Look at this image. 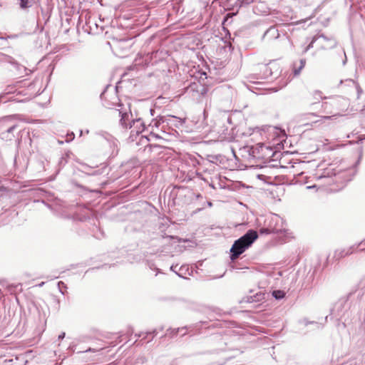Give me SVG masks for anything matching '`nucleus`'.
<instances>
[{"mask_svg": "<svg viewBox=\"0 0 365 365\" xmlns=\"http://www.w3.org/2000/svg\"><path fill=\"white\" fill-rule=\"evenodd\" d=\"M258 235L256 231L249 230L245 235L237 240L232 245L230 252L231 259L235 260L257 239Z\"/></svg>", "mask_w": 365, "mask_h": 365, "instance_id": "1", "label": "nucleus"}, {"mask_svg": "<svg viewBox=\"0 0 365 365\" xmlns=\"http://www.w3.org/2000/svg\"><path fill=\"white\" fill-rule=\"evenodd\" d=\"M287 230L286 225L282 218L277 215H273L269 220L268 227L261 230V233H282Z\"/></svg>", "mask_w": 365, "mask_h": 365, "instance_id": "2", "label": "nucleus"}, {"mask_svg": "<svg viewBox=\"0 0 365 365\" xmlns=\"http://www.w3.org/2000/svg\"><path fill=\"white\" fill-rule=\"evenodd\" d=\"M119 115L120 117V123L124 128H133L132 125V113L130 112H123L119 111Z\"/></svg>", "mask_w": 365, "mask_h": 365, "instance_id": "3", "label": "nucleus"}, {"mask_svg": "<svg viewBox=\"0 0 365 365\" xmlns=\"http://www.w3.org/2000/svg\"><path fill=\"white\" fill-rule=\"evenodd\" d=\"M330 116H319L313 113L304 115V119L312 120V123H323L325 119H329Z\"/></svg>", "mask_w": 365, "mask_h": 365, "instance_id": "4", "label": "nucleus"}, {"mask_svg": "<svg viewBox=\"0 0 365 365\" xmlns=\"http://www.w3.org/2000/svg\"><path fill=\"white\" fill-rule=\"evenodd\" d=\"M15 119L14 116H8L4 118L3 122L6 125H9V127L7 129L8 133L12 132L17 126L16 123H11Z\"/></svg>", "mask_w": 365, "mask_h": 365, "instance_id": "5", "label": "nucleus"}, {"mask_svg": "<svg viewBox=\"0 0 365 365\" xmlns=\"http://www.w3.org/2000/svg\"><path fill=\"white\" fill-rule=\"evenodd\" d=\"M132 123L133 128H136L135 132L137 133H142L144 130L145 125L140 119L133 120Z\"/></svg>", "mask_w": 365, "mask_h": 365, "instance_id": "6", "label": "nucleus"}, {"mask_svg": "<svg viewBox=\"0 0 365 365\" xmlns=\"http://www.w3.org/2000/svg\"><path fill=\"white\" fill-rule=\"evenodd\" d=\"M345 83H346V84L349 86H352L354 88H355L357 91V93H358V97H359L360 94L362 92V90L361 88L359 87V84L356 83L355 81H354L353 80H346Z\"/></svg>", "mask_w": 365, "mask_h": 365, "instance_id": "7", "label": "nucleus"}, {"mask_svg": "<svg viewBox=\"0 0 365 365\" xmlns=\"http://www.w3.org/2000/svg\"><path fill=\"white\" fill-rule=\"evenodd\" d=\"M361 245H365V239L363 240L361 242H360L359 244L355 245L353 247L349 248L348 250L344 254H341V257H344V256H346L347 255L351 254L353 252V249H357Z\"/></svg>", "mask_w": 365, "mask_h": 365, "instance_id": "8", "label": "nucleus"}, {"mask_svg": "<svg viewBox=\"0 0 365 365\" xmlns=\"http://www.w3.org/2000/svg\"><path fill=\"white\" fill-rule=\"evenodd\" d=\"M19 1L20 7L24 9L31 7L34 4V0H19Z\"/></svg>", "mask_w": 365, "mask_h": 365, "instance_id": "9", "label": "nucleus"}, {"mask_svg": "<svg viewBox=\"0 0 365 365\" xmlns=\"http://www.w3.org/2000/svg\"><path fill=\"white\" fill-rule=\"evenodd\" d=\"M305 63H306V61H305L304 59L300 60V61H299V66L298 67V68H294V76H298L300 73L302 69L305 66Z\"/></svg>", "mask_w": 365, "mask_h": 365, "instance_id": "10", "label": "nucleus"}, {"mask_svg": "<svg viewBox=\"0 0 365 365\" xmlns=\"http://www.w3.org/2000/svg\"><path fill=\"white\" fill-rule=\"evenodd\" d=\"M272 296L277 299H281L284 297V292L281 290H275L272 292Z\"/></svg>", "mask_w": 365, "mask_h": 365, "instance_id": "11", "label": "nucleus"}, {"mask_svg": "<svg viewBox=\"0 0 365 365\" xmlns=\"http://www.w3.org/2000/svg\"><path fill=\"white\" fill-rule=\"evenodd\" d=\"M319 38L322 39L324 41H329L330 43L329 47H332L336 44L335 41L332 38L329 39L324 36H320Z\"/></svg>", "mask_w": 365, "mask_h": 365, "instance_id": "12", "label": "nucleus"}, {"mask_svg": "<svg viewBox=\"0 0 365 365\" xmlns=\"http://www.w3.org/2000/svg\"><path fill=\"white\" fill-rule=\"evenodd\" d=\"M173 331V334H178V333H180V334L182 336H183L186 334V328L185 327L178 328L177 329H174Z\"/></svg>", "mask_w": 365, "mask_h": 365, "instance_id": "13", "label": "nucleus"}, {"mask_svg": "<svg viewBox=\"0 0 365 365\" xmlns=\"http://www.w3.org/2000/svg\"><path fill=\"white\" fill-rule=\"evenodd\" d=\"M313 96L315 100H319L322 98V92L319 91H315L313 93Z\"/></svg>", "mask_w": 365, "mask_h": 365, "instance_id": "14", "label": "nucleus"}, {"mask_svg": "<svg viewBox=\"0 0 365 365\" xmlns=\"http://www.w3.org/2000/svg\"><path fill=\"white\" fill-rule=\"evenodd\" d=\"M173 118L177 120L181 125L184 124L185 123V118H178L176 116H171Z\"/></svg>", "mask_w": 365, "mask_h": 365, "instance_id": "15", "label": "nucleus"}, {"mask_svg": "<svg viewBox=\"0 0 365 365\" xmlns=\"http://www.w3.org/2000/svg\"><path fill=\"white\" fill-rule=\"evenodd\" d=\"M65 336V333H62L61 334L59 335L58 338L59 339H63Z\"/></svg>", "mask_w": 365, "mask_h": 365, "instance_id": "16", "label": "nucleus"}, {"mask_svg": "<svg viewBox=\"0 0 365 365\" xmlns=\"http://www.w3.org/2000/svg\"><path fill=\"white\" fill-rule=\"evenodd\" d=\"M93 351V349H91V348L86 350V351Z\"/></svg>", "mask_w": 365, "mask_h": 365, "instance_id": "17", "label": "nucleus"}, {"mask_svg": "<svg viewBox=\"0 0 365 365\" xmlns=\"http://www.w3.org/2000/svg\"><path fill=\"white\" fill-rule=\"evenodd\" d=\"M312 46V42L309 45V48Z\"/></svg>", "mask_w": 365, "mask_h": 365, "instance_id": "18", "label": "nucleus"}]
</instances>
